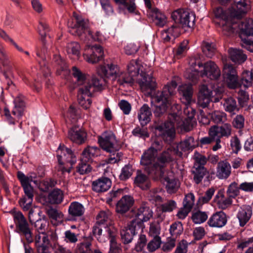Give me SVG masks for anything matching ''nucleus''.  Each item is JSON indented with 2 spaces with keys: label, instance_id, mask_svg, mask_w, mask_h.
Masks as SVG:
<instances>
[{
  "label": "nucleus",
  "instance_id": "473e14b6",
  "mask_svg": "<svg viewBox=\"0 0 253 253\" xmlns=\"http://www.w3.org/2000/svg\"><path fill=\"white\" fill-rule=\"evenodd\" d=\"M111 184L112 182L109 178L102 177L93 181L92 188L94 191L96 192H104L110 189Z\"/></svg>",
  "mask_w": 253,
  "mask_h": 253
},
{
  "label": "nucleus",
  "instance_id": "cd10ccee",
  "mask_svg": "<svg viewBox=\"0 0 253 253\" xmlns=\"http://www.w3.org/2000/svg\"><path fill=\"white\" fill-rule=\"evenodd\" d=\"M253 214L251 206L244 205L239 209L236 216L241 227H244L250 220Z\"/></svg>",
  "mask_w": 253,
  "mask_h": 253
},
{
  "label": "nucleus",
  "instance_id": "de8ad7c7",
  "mask_svg": "<svg viewBox=\"0 0 253 253\" xmlns=\"http://www.w3.org/2000/svg\"><path fill=\"white\" fill-rule=\"evenodd\" d=\"M208 217L207 213L198 210L192 213L191 219L195 224H201L205 222Z\"/></svg>",
  "mask_w": 253,
  "mask_h": 253
},
{
  "label": "nucleus",
  "instance_id": "6e6552de",
  "mask_svg": "<svg viewBox=\"0 0 253 253\" xmlns=\"http://www.w3.org/2000/svg\"><path fill=\"white\" fill-rule=\"evenodd\" d=\"M176 149L169 147L167 150L163 151L157 157V168L154 167L151 173L155 175V180H160L164 177L167 164L173 160V154H176Z\"/></svg>",
  "mask_w": 253,
  "mask_h": 253
},
{
  "label": "nucleus",
  "instance_id": "8fccbe9b",
  "mask_svg": "<svg viewBox=\"0 0 253 253\" xmlns=\"http://www.w3.org/2000/svg\"><path fill=\"white\" fill-rule=\"evenodd\" d=\"M77 171L81 174H84L89 172L91 170L89 161H86L85 158L81 157V162L77 166Z\"/></svg>",
  "mask_w": 253,
  "mask_h": 253
},
{
  "label": "nucleus",
  "instance_id": "6ab92c4d",
  "mask_svg": "<svg viewBox=\"0 0 253 253\" xmlns=\"http://www.w3.org/2000/svg\"><path fill=\"white\" fill-rule=\"evenodd\" d=\"M152 72L146 73L141 71V78L138 80V83L143 92L150 94L156 86V80L152 76Z\"/></svg>",
  "mask_w": 253,
  "mask_h": 253
},
{
  "label": "nucleus",
  "instance_id": "a211bd4d",
  "mask_svg": "<svg viewBox=\"0 0 253 253\" xmlns=\"http://www.w3.org/2000/svg\"><path fill=\"white\" fill-rule=\"evenodd\" d=\"M203 69L200 71L202 77H207L212 80H217L221 76V71L216 64L209 60L205 62L202 66Z\"/></svg>",
  "mask_w": 253,
  "mask_h": 253
},
{
  "label": "nucleus",
  "instance_id": "5701e85b",
  "mask_svg": "<svg viewBox=\"0 0 253 253\" xmlns=\"http://www.w3.org/2000/svg\"><path fill=\"white\" fill-rule=\"evenodd\" d=\"M106 84V80L104 77L97 78L93 77L91 80H88V83L84 86V89L87 90V93L93 94L95 91L102 90Z\"/></svg>",
  "mask_w": 253,
  "mask_h": 253
},
{
  "label": "nucleus",
  "instance_id": "0eeeda50",
  "mask_svg": "<svg viewBox=\"0 0 253 253\" xmlns=\"http://www.w3.org/2000/svg\"><path fill=\"white\" fill-rule=\"evenodd\" d=\"M169 122L165 123L164 125H158L156 129L160 132L164 140L167 142H170L174 138L175 134V126L179 125L181 119L176 113H171L169 115Z\"/></svg>",
  "mask_w": 253,
  "mask_h": 253
},
{
  "label": "nucleus",
  "instance_id": "4d7b16f0",
  "mask_svg": "<svg viewBox=\"0 0 253 253\" xmlns=\"http://www.w3.org/2000/svg\"><path fill=\"white\" fill-rule=\"evenodd\" d=\"M189 64L193 69H192V71H194L197 74L200 73V71L196 68V67L198 66L200 68L203 66L201 61L200 55L198 54L190 58Z\"/></svg>",
  "mask_w": 253,
  "mask_h": 253
},
{
  "label": "nucleus",
  "instance_id": "2f4dec72",
  "mask_svg": "<svg viewBox=\"0 0 253 253\" xmlns=\"http://www.w3.org/2000/svg\"><path fill=\"white\" fill-rule=\"evenodd\" d=\"M68 137L73 142L82 144L85 142L87 134L83 130L77 128H72L69 130Z\"/></svg>",
  "mask_w": 253,
  "mask_h": 253
},
{
  "label": "nucleus",
  "instance_id": "f03ea898",
  "mask_svg": "<svg viewBox=\"0 0 253 253\" xmlns=\"http://www.w3.org/2000/svg\"><path fill=\"white\" fill-rule=\"evenodd\" d=\"M177 84L175 81H172L170 84L165 85L163 90L158 91L153 97L154 101L160 103L156 105L154 110V115L156 117H160L164 115L171 103V96L175 93Z\"/></svg>",
  "mask_w": 253,
  "mask_h": 253
},
{
  "label": "nucleus",
  "instance_id": "052dcab7",
  "mask_svg": "<svg viewBox=\"0 0 253 253\" xmlns=\"http://www.w3.org/2000/svg\"><path fill=\"white\" fill-rule=\"evenodd\" d=\"M216 48L212 43L204 42L203 43V51L209 57L211 58L215 53Z\"/></svg>",
  "mask_w": 253,
  "mask_h": 253
},
{
  "label": "nucleus",
  "instance_id": "c85d7f7f",
  "mask_svg": "<svg viewBox=\"0 0 253 253\" xmlns=\"http://www.w3.org/2000/svg\"><path fill=\"white\" fill-rule=\"evenodd\" d=\"M197 145V143L194 140L193 137L188 136L177 145L176 149V155L178 156L181 157L182 155L181 151L186 152L189 150H192Z\"/></svg>",
  "mask_w": 253,
  "mask_h": 253
},
{
  "label": "nucleus",
  "instance_id": "2eb2a0df",
  "mask_svg": "<svg viewBox=\"0 0 253 253\" xmlns=\"http://www.w3.org/2000/svg\"><path fill=\"white\" fill-rule=\"evenodd\" d=\"M157 155L156 151L148 148L144 152L140 160L141 165L145 167V171L154 180H155V175L151 172L153 170L154 172L156 171L154 167L157 168V162H155V160Z\"/></svg>",
  "mask_w": 253,
  "mask_h": 253
},
{
  "label": "nucleus",
  "instance_id": "aec40b11",
  "mask_svg": "<svg viewBox=\"0 0 253 253\" xmlns=\"http://www.w3.org/2000/svg\"><path fill=\"white\" fill-rule=\"evenodd\" d=\"M98 74L106 78H112L113 80H116L118 83L120 76H123L118 67L114 64H110L101 66L97 70Z\"/></svg>",
  "mask_w": 253,
  "mask_h": 253
},
{
  "label": "nucleus",
  "instance_id": "a18cd8bd",
  "mask_svg": "<svg viewBox=\"0 0 253 253\" xmlns=\"http://www.w3.org/2000/svg\"><path fill=\"white\" fill-rule=\"evenodd\" d=\"M62 199V191L58 189H54L48 196V202L51 204H60Z\"/></svg>",
  "mask_w": 253,
  "mask_h": 253
},
{
  "label": "nucleus",
  "instance_id": "393cba45",
  "mask_svg": "<svg viewBox=\"0 0 253 253\" xmlns=\"http://www.w3.org/2000/svg\"><path fill=\"white\" fill-rule=\"evenodd\" d=\"M139 228L135 221H131L126 227H124L120 231L121 239L124 244H128L131 242L133 236L136 230Z\"/></svg>",
  "mask_w": 253,
  "mask_h": 253
},
{
  "label": "nucleus",
  "instance_id": "bf43d9fd",
  "mask_svg": "<svg viewBox=\"0 0 253 253\" xmlns=\"http://www.w3.org/2000/svg\"><path fill=\"white\" fill-rule=\"evenodd\" d=\"M193 158L195 161L193 166L196 165V166L204 167L208 161L207 158L205 156L198 151L194 152Z\"/></svg>",
  "mask_w": 253,
  "mask_h": 253
},
{
  "label": "nucleus",
  "instance_id": "603ef678",
  "mask_svg": "<svg viewBox=\"0 0 253 253\" xmlns=\"http://www.w3.org/2000/svg\"><path fill=\"white\" fill-rule=\"evenodd\" d=\"M123 194V189H118L116 190H113L110 192L107 197L106 202L110 206H113L115 204H113V202L116 201L118 198L120 197Z\"/></svg>",
  "mask_w": 253,
  "mask_h": 253
},
{
  "label": "nucleus",
  "instance_id": "1a4fd4ad",
  "mask_svg": "<svg viewBox=\"0 0 253 253\" xmlns=\"http://www.w3.org/2000/svg\"><path fill=\"white\" fill-rule=\"evenodd\" d=\"M240 30V37L241 46L253 52V20L249 19L238 25Z\"/></svg>",
  "mask_w": 253,
  "mask_h": 253
},
{
  "label": "nucleus",
  "instance_id": "a878e982",
  "mask_svg": "<svg viewBox=\"0 0 253 253\" xmlns=\"http://www.w3.org/2000/svg\"><path fill=\"white\" fill-rule=\"evenodd\" d=\"M227 222V215L222 211H217L209 218L208 224L211 227L221 228L225 226Z\"/></svg>",
  "mask_w": 253,
  "mask_h": 253
},
{
  "label": "nucleus",
  "instance_id": "6e6d98bb",
  "mask_svg": "<svg viewBox=\"0 0 253 253\" xmlns=\"http://www.w3.org/2000/svg\"><path fill=\"white\" fill-rule=\"evenodd\" d=\"M240 190H241L240 185L238 186V183L234 181L231 182L228 186L226 193L227 196L233 199L239 195Z\"/></svg>",
  "mask_w": 253,
  "mask_h": 253
},
{
  "label": "nucleus",
  "instance_id": "37998d69",
  "mask_svg": "<svg viewBox=\"0 0 253 253\" xmlns=\"http://www.w3.org/2000/svg\"><path fill=\"white\" fill-rule=\"evenodd\" d=\"M193 179L196 184L200 183L207 173V169L205 167L193 166L192 170Z\"/></svg>",
  "mask_w": 253,
  "mask_h": 253
},
{
  "label": "nucleus",
  "instance_id": "58836bf2",
  "mask_svg": "<svg viewBox=\"0 0 253 253\" xmlns=\"http://www.w3.org/2000/svg\"><path fill=\"white\" fill-rule=\"evenodd\" d=\"M223 106L225 111L232 114H235L240 110L236 100L231 97L223 99Z\"/></svg>",
  "mask_w": 253,
  "mask_h": 253
},
{
  "label": "nucleus",
  "instance_id": "423d86ee",
  "mask_svg": "<svg viewBox=\"0 0 253 253\" xmlns=\"http://www.w3.org/2000/svg\"><path fill=\"white\" fill-rule=\"evenodd\" d=\"M98 142L104 150L112 153L106 160L107 163L115 164L120 160V155L117 152L119 147L117 145L116 137L112 132H104L98 137Z\"/></svg>",
  "mask_w": 253,
  "mask_h": 253
},
{
  "label": "nucleus",
  "instance_id": "338daca9",
  "mask_svg": "<svg viewBox=\"0 0 253 253\" xmlns=\"http://www.w3.org/2000/svg\"><path fill=\"white\" fill-rule=\"evenodd\" d=\"M214 192L215 189L213 188L209 189L206 191L204 196L199 197L198 202L201 204L208 203L213 196Z\"/></svg>",
  "mask_w": 253,
  "mask_h": 253
},
{
  "label": "nucleus",
  "instance_id": "4468645a",
  "mask_svg": "<svg viewBox=\"0 0 253 253\" xmlns=\"http://www.w3.org/2000/svg\"><path fill=\"white\" fill-rule=\"evenodd\" d=\"M133 216L135 217L132 221H135L139 228H142L143 222L148 221L152 217L153 212L148 204L143 203L137 209L133 210Z\"/></svg>",
  "mask_w": 253,
  "mask_h": 253
},
{
  "label": "nucleus",
  "instance_id": "c756f323",
  "mask_svg": "<svg viewBox=\"0 0 253 253\" xmlns=\"http://www.w3.org/2000/svg\"><path fill=\"white\" fill-rule=\"evenodd\" d=\"M232 199L229 196L225 197L224 190H219L214 197V201L219 209L225 210L232 205Z\"/></svg>",
  "mask_w": 253,
  "mask_h": 253
},
{
  "label": "nucleus",
  "instance_id": "72a5a7b5",
  "mask_svg": "<svg viewBox=\"0 0 253 253\" xmlns=\"http://www.w3.org/2000/svg\"><path fill=\"white\" fill-rule=\"evenodd\" d=\"M72 74L74 78L76 79L75 84L79 87H83L85 86V84L88 83L89 76L82 72L78 68L73 66L72 68Z\"/></svg>",
  "mask_w": 253,
  "mask_h": 253
},
{
  "label": "nucleus",
  "instance_id": "e2e57ef3",
  "mask_svg": "<svg viewBox=\"0 0 253 253\" xmlns=\"http://www.w3.org/2000/svg\"><path fill=\"white\" fill-rule=\"evenodd\" d=\"M162 241L160 237H155L147 245V249L150 252H153L160 248Z\"/></svg>",
  "mask_w": 253,
  "mask_h": 253
},
{
  "label": "nucleus",
  "instance_id": "680f3d73",
  "mask_svg": "<svg viewBox=\"0 0 253 253\" xmlns=\"http://www.w3.org/2000/svg\"><path fill=\"white\" fill-rule=\"evenodd\" d=\"M37 185H39V189L43 192L47 191L49 189L55 186V181L51 179L43 180Z\"/></svg>",
  "mask_w": 253,
  "mask_h": 253
},
{
  "label": "nucleus",
  "instance_id": "b1692460",
  "mask_svg": "<svg viewBox=\"0 0 253 253\" xmlns=\"http://www.w3.org/2000/svg\"><path fill=\"white\" fill-rule=\"evenodd\" d=\"M232 173V167L226 160L219 161L216 168V176L219 179L225 180L228 178Z\"/></svg>",
  "mask_w": 253,
  "mask_h": 253
},
{
  "label": "nucleus",
  "instance_id": "9b49d317",
  "mask_svg": "<svg viewBox=\"0 0 253 253\" xmlns=\"http://www.w3.org/2000/svg\"><path fill=\"white\" fill-rule=\"evenodd\" d=\"M57 157L60 165H67L68 168H63V172H70L72 166L76 162V158L72 150L64 145H60L57 150Z\"/></svg>",
  "mask_w": 253,
  "mask_h": 253
},
{
  "label": "nucleus",
  "instance_id": "0e129e2a",
  "mask_svg": "<svg viewBox=\"0 0 253 253\" xmlns=\"http://www.w3.org/2000/svg\"><path fill=\"white\" fill-rule=\"evenodd\" d=\"M183 230L182 224L181 222H175L170 225L169 232L172 236L176 237L181 234Z\"/></svg>",
  "mask_w": 253,
  "mask_h": 253
},
{
  "label": "nucleus",
  "instance_id": "412c9836",
  "mask_svg": "<svg viewBox=\"0 0 253 253\" xmlns=\"http://www.w3.org/2000/svg\"><path fill=\"white\" fill-rule=\"evenodd\" d=\"M232 133V126L229 123H224L221 126L214 125L210 127L209 130L210 136L221 138H228Z\"/></svg>",
  "mask_w": 253,
  "mask_h": 253
},
{
  "label": "nucleus",
  "instance_id": "f3484780",
  "mask_svg": "<svg viewBox=\"0 0 253 253\" xmlns=\"http://www.w3.org/2000/svg\"><path fill=\"white\" fill-rule=\"evenodd\" d=\"M103 56V50L100 45H86L84 48L83 56L84 59L89 63H96L100 61Z\"/></svg>",
  "mask_w": 253,
  "mask_h": 253
},
{
  "label": "nucleus",
  "instance_id": "4c0bfd02",
  "mask_svg": "<svg viewBox=\"0 0 253 253\" xmlns=\"http://www.w3.org/2000/svg\"><path fill=\"white\" fill-rule=\"evenodd\" d=\"M135 186L142 190H148L151 187V182L149 177L140 171H137L134 180Z\"/></svg>",
  "mask_w": 253,
  "mask_h": 253
},
{
  "label": "nucleus",
  "instance_id": "49530a36",
  "mask_svg": "<svg viewBox=\"0 0 253 253\" xmlns=\"http://www.w3.org/2000/svg\"><path fill=\"white\" fill-rule=\"evenodd\" d=\"M67 52L70 55H73L76 59L80 57V45L77 42H72L67 46Z\"/></svg>",
  "mask_w": 253,
  "mask_h": 253
},
{
  "label": "nucleus",
  "instance_id": "5fc2aeb1",
  "mask_svg": "<svg viewBox=\"0 0 253 253\" xmlns=\"http://www.w3.org/2000/svg\"><path fill=\"white\" fill-rule=\"evenodd\" d=\"M211 119L215 124L224 123L227 120V115L222 111H214L211 114Z\"/></svg>",
  "mask_w": 253,
  "mask_h": 253
},
{
  "label": "nucleus",
  "instance_id": "f8f14e48",
  "mask_svg": "<svg viewBox=\"0 0 253 253\" xmlns=\"http://www.w3.org/2000/svg\"><path fill=\"white\" fill-rule=\"evenodd\" d=\"M171 18L175 23L181 24L183 27L192 28L195 25V14L188 10L179 9L171 14Z\"/></svg>",
  "mask_w": 253,
  "mask_h": 253
},
{
  "label": "nucleus",
  "instance_id": "c03bdc74",
  "mask_svg": "<svg viewBox=\"0 0 253 253\" xmlns=\"http://www.w3.org/2000/svg\"><path fill=\"white\" fill-rule=\"evenodd\" d=\"M100 150L97 147L88 146L82 152V157L85 158L86 161L90 160L92 157H97L100 155Z\"/></svg>",
  "mask_w": 253,
  "mask_h": 253
},
{
  "label": "nucleus",
  "instance_id": "39448f33",
  "mask_svg": "<svg viewBox=\"0 0 253 253\" xmlns=\"http://www.w3.org/2000/svg\"><path fill=\"white\" fill-rule=\"evenodd\" d=\"M13 220L15 224L16 231L21 236L25 238L27 243L23 241L25 253H34L33 249L29 244L34 241L32 228L28 223L23 214L20 211L14 212Z\"/></svg>",
  "mask_w": 253,
  "mask_h": 253
},
{
  "label": "nucleus",
  "instance_id": "c9c22d12",
  "mask_svg": "<svg viewBox=\"0 0 253 253\" xmlns=\"http://www.w3.org/2000/svg\"><path fill=\"white\" fill-rule=\"evenodd\" d=\"M152 112L149 106L145 104L139 109L138 118L142 126H146L151 121Z\"/></svg>",
  "mask_w": 253,
  "mask_h": 253
},
{
  "label": "nucleus",
  "instance_id": "bb28decb",
  "mask_svg": "<svg viewBox=\"0 0 253 253\" xmlns=\"http://www.w3.org/2000/svg\"><path fill=\"white\" fill-rule=\"evenodd\" d=\"M180 27L177 23L171 25L161 33V39L164 42H173L180 34Z\"/></svg>",
  "mask_w": 253,
  "mask_h": 253
},
{
  "label": "nucleus",
  "instance_id": "a19ab883",
  "mask_svg": "<svg viewBox=\"0 0 253 253\" xmlns=\"http://www.w3.org/2000/svg\"><path fill=\"white\" fill-rule=\"evenodd\" d=\"M14 107L12 111V114L18 118H20L23 113L25 107L24 97L18 96L14 99Z\"/></svg>",
  "mask_w": 253,
  "mask_h": 253
},
{
  "label": "nucleus",
  "instance_id": "79ce46f5",
  "mask_svg": "<svg viewBox=\"0 0 253 253\" xmlns=\"http://www.w3.org/2000/svg\"><path fill=\"white\" fill-rule=\"evenodd\" d=\"M228 52L231 60L235 63L240 64L247 59V56L240 49L230 48Z\"/></svg>",
  "mask_w": 253,
  "mask_h": 253
},
{
  "label": "nucleus",
  "instance_id": "20e7f679",
  "mask_svg": "<svg viewBox=\"0 0 253 253\" xmlns=\"http://www.w3.org/2000/svg\"><path fill=\"white\" fill-rule=\"evenodd\" d=\"M17 177L23 188L25 195L19 200V204L24 211H28L32 207L34 195V188L31 186V182H34L36 184H38V181L34 180L36 175L34 174V175L27 176L22 172L18 171Z\"/></svg>",
  "mask_w": 253,
  "mask_h": 253
},
{
  "label": "nucleus",
  "instance_id": "69168bd1",
  "mask_svg": "<svg viewBox=\"0 0 253 253\" xmlns=\"http://www.w3.org/2000/svg\"><path fill=\"white\" fill-rule=\"evenodd\" d=\"M195 202V197L193 194L190 193L186 195L183 201V207L191 211Z\"/></svg>",
  "mask_w": 253,
  "mask_h": 253
},
{
  "label": "nucleus",
  "instance_id": "dca6fc26",
  "mask_svg": "<svg viewBox=\"0 0 253 253\" xmlns=\"http://www.w3.org/2000/svg\"><path fill=\"white\" fill-rule=\"evenodd\" d=\"M222 76L230 88H235L239 85L238 76L236 68L231 64L223 61Z\"/></svg>",
  "mask_w": 253,
  "mask_h": 253
},
{
  "label": "nucleus",
  "instance_id": "9d476101",
  "mask_svg": "<svg viewBox=\"0 0 253 253\" xmlns=\"http://www.w3.org/2000/svg\"><path fill=\"white\" fill-rule=\"evenodd\" d=\"M178 90L179 93L182 95L181 98L182 102L186 105L184 109V113L186 116V118L190 119H196L195 118L196 111L192 107L189 106L193 95V88L191 84H185L179 86Z\"/></svg>",
  "mask_w": 253,
  "mask_h": 253
},
{
  "label": "nucleus",
  "instance_id": "3c124183",
  "mask_svg": "<svg viewBox=\"0 0 253 253\" xmlns=\"http://www.w3.org/2000/svg\"><path fill=\"white\" fill-rule=\"evenodd\" d=\"M111 212L109 210L100 211L96 216V223L99 225H103L107 223L110 220Z\"/></svg>",
  "mask_w": 253,
  "mask_h": 253
},
{
  "label": "nucleus",
  "instance_id": "ea45409f",
  "mask_svg": "<svg viewBox=\"0 0 253 253\" xmlns=\"http://www.w3.org/2000/svg\"><path fill=\"white\" fill-rule=\"evenodd\" d=\"M84 208L82 204L78 202H72L68 209L69 214L72 217H80L84 212Z\"/></svg>",
  "mask_w": 253,
  "mask_h": 253
},
{
  "label": "nucleus",
  "instance_id": "4be33fe9",
  "mask_svg": "<svg viewBox=\"0 0 253 253\" xmlns=\"http://www.w3.org/2000/svg\"><path fill=\"white\" fill-rule=\"evenodd\" d=\"M146 13L147 17L157 26L163 27L166 23V16L158 8L151 6L147 8Z\"/></svg>",
  "mask_w": 253,
  "mask_h": 253
},
{
  "label": "nucleus",
  "instance_id": "e433bc0d",
  "mask_svg": "<svg viewBox=\"0 0 253 253\" xmlns=\"http://www.w3.org/2000/svg\"><path fill=\"white\" fill-rule=\"evenodd\" d=\"M87 90L84 87H79L78 92V100L79 103L85 109L89 108L91 103V100L89 97L92 94L88 93Z\"/></svg>",
  "mask_w": 253,
  "mask_h": 253
},
{
  "label": "nucleus",
  "instance_id": "09e8293b",
  "mask_svg": "<svg viewBox=\"0 0 253 253\" xmlns=\"http://www.w3.org/2000/svg\"><path fill=\"white\" fill-rule=\"evenodd\" d=\"M239 0H236L235 2V4L232 6L231 8L229 9L227 12L224 11L220 7L215 8L213 11L215 17L221 19L223 21L225 19H228V18L230 17V10L232 9L233 7L236 8L237 2Z\"/></svg>",
  "mask_w": 253,
  "mask_h": 253
},
{
  "label": "nucleus",
  "instance_id": "13d9d810",
  "mask_svg": "<svg viewBox=\"0 0 253 253\" xmlns=\"http://www.w3.org/2000/svg\"><path fill=\"white\" fill-rule=\"evenodd\" d=\"M116 3L119 4L127 9L129 12H135L136 5L134 0H114Z\"/></svg>",
  "mask_w": 253,
  "mask_h": 253
},
{
  "label": "nucleus",
  "instance_id": "7ed1b4c3",
  "mask_svg": "<svg viewBox=\"0 0 253 253\" xmlns=\"http://www.w3.org/2000/svg\"><path fill=\"white\" fill-rule=\"evenodd\" d=\"M236 8L233 7L230 10V17L223 21L222 30L224 35L229 36L234 32L237 22L236 19L242 18L250 9V6L246 0H239L237 2Z\"/></svg>",
  "mask_w": 253,
  "mask_h": 253
},
{
  "label": "nucleus",
  "instance_id": "ddd939ff",
  "mask_svg": "<svg viewBox=\"0 0 253 253\" xmlns=\"http://www.w3.org/2000/svg\"><path fill=\"white\" fill-rule=\"evenodd\" d=\"M142 66L140 61L137 60H131L127 66L128 76L123 73V76H120L118 84L123 85L125 84H131L136 81V77L138 76L139 72Z\"/></svg>",
  "mask_w": 253,
  "mask_h": 253
},
{
  "label": "nucleus",
  "instance_id": "864d4df0",
  "mask_svg": "<svg viewBox=\"0 0 253 253\" xmlns=\"http://www.w3.org/2000/svg\"><path fill=\"white\" fill-rule=\"evenodd\" d=\"M167 182L166 188L168 193H174L176 192L179 187V182L175 179H170L169 177L165 178Z\"/></svg>",
  "mask_w": 253,
  "mask_h": 253
},
{
  "label": "nucleus",
  "instance_id": "f704fd0d",
  "mask_svg": "<svg viewBox=\"0 0 253 253\" xmlns=\"http://www.w3.org/2000/svg\"><path fill=\"white\" fill-rule=\"evenodd\" d=\"M53 62L56 66L57 73L62 77H65L69 74V70L65 61L61 58L59 54H54L53 58Z\"/></svg>",
  "mask_w": 253,
  "mask_h": 253
},
{
  "label": "nucleus",
  "instance_id": "7c9ffc66",
  "mask_svg": "<svg viewBox=\"0 0 253 253\" xmlns=\"http://www.w3.org/2000/svg\"><path fill=\"white\" fill-rule=\"evenodd\" d=\"M134 204L133 198L129 195H125L116 204V211L120 213L127 212Z\"/></svg>",
  "mask_w": 253,
  "mask_h": 253
},
{
  "label": "nucleus",
  "instance_id": "f257e3e1",
  "mask_svg": "<svg viewBox=\"0 0 253 253\" xmlns=\"http://www.w3.org/2000/svg\"><path fill=\"white\" fill-rule=\"evenodd\" d=\"M69 32L73 35L78 36L82 40L86 41L87 36L88 41L91 39L94 41L102 42L104 37L99 31L92 33L88 29V21L75 12L73 13L72 19L68 23Z\"/></svg>",
  "mask_w": 253,
  "mask_h": 253
},
{
  "label": "nucleus",
  "instance_id": "774afa93",
  "mask_svg": "<svg viewBox=\"0 0 253 253\" xmlns=\"http://www.w3.org/2000/svg\"><path fill=\"white\" fill-rule=\"evenodd\" d=\"M245 118L242 115H237L233 120L232 125L235 128L242 129L244 127Z\"/></svg>",
  "mask_w": 253,
  "mask_h": 253
}]
</instances>
